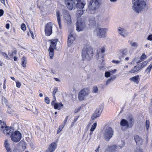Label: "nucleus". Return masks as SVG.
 Wrapping results in <instances>:
<instances>
[{"mask_svg": "<svg viewBox=\"0 0 152 152\" xmlns=\"http://www.w3.org/2000/svg\"><path fill=\"white\" fill-rule=\"evenodd\" d=\"M132 8L136 13H139L147 8L146 2L144 0H133Z\"/></svg>", "mask_w": 152, "mask_h": 152, "instance_id": "f257e3e1", "label": "nucleus"}, {"mask_svg": "<svg viewBox=\"0 0 152 152\" xmlns=\"http://www.w3.org/2000/svg\"><path fill=\"white\" fill-rule=\"evenodd\" d=\"M93 52L92 48L89 45L85 46L82 52V59L84 61H90L93 56Z\"/></svg>", "mask_w": 152, "mask_h": 152, "instance_id": "f03ea898", "label": "nucleus"}, {"mask_svg": "<svg viewBox=\"0 0 152 152\" xmlns=\"http://www.w3.org/2000/svg\"><path fill=\"white\" fill-rule=\"evenodd\" d=\"M99 6V0H90L88 3V7L89 12L91 14L94 13L96 9Z\"/></svg>", "mask_w": 152, "mask_h": 152, "instance_id": "7ed1b4c3", "label": "nucleus"}, {"mask_svg": "<svg viewBox=\"0 0 152 152\" xmlns=\"http://www.w3.org/2000/svg\"><path fill=\"white\" fill-rule=\"evenodd\" d=\"M133 120L132 117H130L129 124L126 120L124 119H122L120 122V126L122 129L125 130L129 127H132L133 125Z\"/></svg>", "mask_w": 152, "mask_h": 152, "instance_id": "20e7f679", "label": "nucleus"}, {"mask_svg": "<svg viewBox=\"0 0 152 152\" xmlns=\"http://www.w3.org/2000/svg\"><path fill=\"white\" fill-rule=\"evenodd\" d=\"M76 26V30L77 31H82L86 26L85 19L82 18H77Z\"/></svg>", "mask_w": 152, "mask_h": 152, "instance_id": "39448f33", "label": "nucleus"}, {"mask_svg": "<svg viewBox=\"0 0 152 152\" xmlns=\"http://www.w3.org/2000/svg\"><path fill=\"white\" fill-rule=\"evenodd\" d=\"M114 131L111 127L106 128L103 132V135L105 140L108 141L113 135Z\"/></svg>", "mask_w": 152, "mask_h": 152, "instance_id": "423d86ee", "label": "nucleus"}, {"mask_svg": "<svg viewBox=\"0 0 152 152\" xmlns=\"http://www.w3.org/2000/svg\"><path fill=\"white\" fill-rule=\"evenodd\" d=\"M107 30L106 28H97L95 30L94 32L97 36L99 38H104L106 37V33Z\"/></svg>", "mask_w": 152, "mask_h": 152, "instance_id": "0eeeda50", "label": "nucleus"}, {"mask_svg": "<svg viewBox=\"0 0 152 152\" xmlns=\"http://www.w3.org/2000/svg\"><path fill=\"white\" fill-rule=\"evenodd\" d=\"M89 94V90L86 88H84L79 93L78 98L80 101H83L86 99Z\"/></svg>", "mask_w": 152, "mask_h": 152, "instance_id": "6e6552de", "label": "nucleus"}, {"mask_svg": "<svg viewBox=\"0 0 152 152\" xmlns=\"http://www.w3.org/2000/svg\"><path fill=\"white\" fill-rule=\"evenodd\" d=\"M57 39H52L51 42V45L48 49L49 55L50 59H52L54 56V49L55 48L58 41Z\"/></svg>", "mask_w": 152, "mask_h": 152, "instance_id": "1a4fd4ad", "label": "nucleus"}, {"mask_svg": "<svg viewBox=\"0 0 152 152\" xmlns=\"http://www.w3.org/2000/svg\"><path fill=\"white\" fill-rule=\"evenodd\" d=\"M10 137L12 141L17 142L20 140L21 134L19 131H16L11 134Z\"/></svg>", "mask_w": 152, "mask_h": 152, "instance_id": "9d476101", "label": "nucleus"}, {"mask_svg": "<svg viewBox=\"0 0 152 152\" xmlns=\"http://www.w3.org/2000/svg\"><path fill=\"white\" fill-rule=\"evenodd\" d=\"M62 15L64 21L68 24H70L72 23L71 18L69 12L66 10L63 11Z\"/></svg>", "mask_w": 152, "mask_h": 152, "instance_id": "9b49d317", "label": "nucleus"}, {"mask_svg": "<svg viewBox=\"0 0 152 152\" xmlns=\"http://www.w3.org/2000/svg\"><path fill=\"white\" fill-rule=\"evenodd\" d=\"M53 24L51 22L47 23L45 26V35L49 36L52 34Z\"/></svg>", "mask_w": 152, "mask_h": 152, "instance_id": "f8f14e48", "label": "nucleus"}, {"mask_svg": "<svg viewBox=\"0 0 152 152\" xmlns=\"http://www.w3.org/2000/svg\"><path fill=\"white\" fill-rule=\"evenodd\" d=\"M76 0H65V4L69 10H72L75 7Z\"/></svg>", "mask_w": 152, "mask_h": 152, "instance_id": "ddd939ff", "label": "nucleus"}, {"mask_svg": "<svg viewBox=\"0 0 152 152\" xmlns=\"http://www.w3.org/2000/svg\"><path fill=\"white\" fill-rule=\"evenodd\" d=\"M75 7L77 9L83 10L86 4L85 0H76Z\"/></svg>", "mask_w": 152, "mask_h": 152, "instance_id": "4468645a", "label": "nucleus"}, {"mask_svg": "<svg viewBox=\"0 0 152 152\" xmlns=\"http://www.w3.org/2000/svg\"><path fill=\"white\" fill-rule=\"evenodd\" d=\"M118 33L124 37H126L128 35V33L126 30L124 28L121 27H118L117 28Z\"/></svg>", "mask_w": 152, "mask_h": 152, "instance_id": "2eb2a0df", "label": "nucleus"}, {"mask_svg": "<svg viewBox=\"0 0 152 152\" xmlns=\"http://www.w3.org/2000/svg\"><path fill=\"white\" fill-rule=\"evenodd\" d=\"M102 109L100 108L97 109L94 113L92 115L91 117L92 119L94 120L99 117L102 112Z\"/></svg>", "mask_w": 152, "mask_h": 152, "instance_id": "dca6fc26", "label": "nucleus"}, {"mask_svg": "<svg viewBox=\"0 0 152 152\" xmlns=\"http://www.w3.org/2000/svg\"><path fill=\"white\" fill-rule=\"evenodd\" d=\"M1 128L4 133L6 135L9 134L10 133L13 132L12 128L9 127L2 126Z\"/></svg>", "mask_w": 152, "mask_h": 152, "instance_id": "f3484780", "label": "nucleus"}, {"mask_svg": "<svg viewBox=\"0 0 152 152\" xmlns=\"http://www.w3.org/2000/svg\"><path fill=\"white\" fill-rule=\"evenodd\" d=\"M75 39V35L73 34L72 33L70 34L68 37L67 42V44L69 46H70Z\"/></svg>", "mask_w": 152, "mask_h": 152, "instance_id": "a211bd4d", "label": "nucleus"}, {"mask_svg": "<svg viewBox=\"0 0 152 152\" xmlns=\"http://www.w3.org/2000/svg\"><path fill=\"white\" fill-rule=\"evenodd\" d=\"M57 145L55 142H53L50 145L48 148L45 151V152H53L56 149Z\"/></svg>", "mask_w": 152, "mask_h": 152, "instance_id": "6ab92c4d", "label": "nucleus"}, {"mask_svg": "<svg viewBox=\"0 0 152 152\" xmlns=\"http://www.w3.org/2000/svg\"><path fill=\"white\" fill-rule=\"evenodd\" d=\"M128 50L127 48H124L122 49H120L117 52V55L119 56H120L121 55L123 56H126L127 55Z\"/></svg>", "mask_w": 152, "mask_h": 152, "instance_id": "aec40b11", "label": "nucleus"}, {"mask_svg": "<svg viewBox=\"0 0 152 152\" xmlns=\"http://www.w3.org/2000/svg\"><path fill=\"white\" fill-rule=\"evenodd\" d=\"M134 139L136 142V144L138 145H140L143 142V140L142 138L137 135L134 136Z\"/></svg>", "mask_w": 152, "mask_h": 152, "instance_id": "412c9836", "label": "nucleus"}, {"mask_svg": "<svg viewBox=\"0 0 152 152\" xmlns=\"http://www.w3.org/2000/svg\"><path fill=\"white\" fill-rule=\"evenodd\" d=\"M140 67L139 65H137L134 67H133L132 68L129 72L128 73L129 74H132L134 73H135L139 70H140Z\"/></svg>", "mask_w": 152, "mask_h": 152, "instance_id": "4be33fe9", "label": "nucleus"}, {"mask_svg": "<svg viewBox=\"0 0 152 152\" xmlns=\"http://www.w3.org/2000/svg\"><path fill=\"white\" fill-rule=\"evenodd\" d=\"M89 26L91 27H93L96 24L95 18L94 17H91L89 19Z\"/></svg>", "mask_w": 152, "mask_h": 152, "instance_id": "5701e85b", "label": "nucleus"}, {"mask_svg": "<svg viewBox=\"0 0 152 152\" xmlns=\"http://www.w3.org/2000/svg\"><path fill=\"white\" fill-rule=\"evenodd\" d=\"M129 80L133 82L136 84H138L139 82L140 77L139 76L137 75L130 78Z\"/></svg>", "mask_w": 152, "mask_h": 152, "instance_id": "b1692460", "label": "nucleus"}, {"mask_svg": "<svg viewBox=\"0 0 152 152\" xmlns=\"http://www.w3.org/2000/svg\"><path fill=\"white\" fill-rule=\"evenodd\" d=\"M56 13L58 23L59 25V28H61V18L59 11L58 10L57 11Z\"/></svg>", "mask_w": 152, "mask_h": 152, "instance_id": "393cba45", "label": "nucleus"}, {"mask_svg": "<svg viewBox=\"0 0 152 152\" xmlns=\"http://www.w3.org/2000/svg\"><path fill=\"white\" fill-rule=\"evenodd\" d=\"M117 149V146L116 145H113L110 146L109 151H107L105 152H116Z\"/></svg>", "mask_w": 152, "mask_h": 152, "instance_id": "a878e982", "label": "nucleus"}, {"mask_svg": "<svg viewBox=\"0 0 152 152\" xmlns=\"http://www.w3.org/2000/svg\"><path fill=\"white\" fill-rule=\"evenodd\" d=\"M63 106V105L61 103H55L54 104V108L55 109H57L58 110H60L61 107Z\"/></svg>", "mask_w": 152, "mask_h": 152, "instance_id": "bb28decb", "label": "nucleus"}, {"mask_svg": "<svg viewBox=\"0 0 152 152\" xmlns=\"http://www.w3.org/2000/svg\"><path fill=\"white\" fill-rule=\"evenodd\" d=\"M4 145L7 151L8 152L10 150V145L8 142V141L7 140H5Z\"/></svg>", "mask_w": 152, "mask_h": 152, "instance_id": "cd10ccee", "label": "nucleus"}, {"mask_svg": "<svg viewBox=\"0 0 152 152\" xmlns=\"http://www.w3.org/2000/svg\"><path fill=\"white\" fill-rule=\"evenodd\" d=\"M128 42L130 45L133 47L137 48L138 45V44L137 42H134L132 40H129L128 41Z\"/></svg>", "mask_w": 152, "mask_h": 152, "instance_id": "c85d7f7f", "label": "nucleus"}, {"mask_svg": "<svg viewBox=\"0 0 152 152\" xmlns=\"http://www.w3.org/2000/svg\"><path fill=\"white\" fill-rule=\"evenodd\" d=\"M22 65L25 68L26 67V59L24 56H23L21 58Z\"/></svg>", "mask_w": 152, "mask_h": 152, "instance_id": "c756f323", "label": "nucleus"}, {"mask_svg": "<svg viewBox=\"0 0 152 152\" xmlns=\"http://www.w3.org/2000/svg\"><path fill=\"white\" fill-rule=\"evenodd\" d=\"M83 14V10L82 9H80L77 11L76 13V16L78 18L80 17L81 15Z\"/></svg>", "mask_w": 152, "mask_h": 152, "instance_id": "7c9ffc66", "label": "nucleus"}, {"mask_svg": "<svg viewBox=\"0 0 152 152\" xmlns=\"http://www.w3.org/2000/svg\"><path fill=\"white\" fill-rule=\"evenodd\" d=\"M152 68V63L147 67L145 70V72L147 73H150Z\"/></svg>", "mask_w": 152, "mask_h": 152, "instance_id": "2f4dec72", "label": "nucleus"}, {"mask_svg": "<svg viewBox=\"0 0 152 152\" xmlns=\"http://www.w3.org/2000/svg\"><path fill=\"white\" fill-rule=\"evenodd\" d=\"M101 51L100 52H99V54L100 53H104L105 51V49L104 47H102L101 48ZM104 55L102 54L101 56L102 58H103L104 56Z\"/></svg>", "mask_w": 152, "mask_h": 152, "instance_id": "473e14b6", "label": "nucleus"}, {"mask_svg": "<svg viewBox=\"0 0 152 152\" xmlns=\"http://www.w3.org/2000/svg\"><path fill=\"white\" fill-rule=\"evenodd\" d=\"M98 88L97 86H93L92 90V92L93 93H97L98 92Z\"/></svg>", "mask_w": 152, "mask_h": 152, "instance_id": "72a5a7b5", "label": "nucleus"}, {"mask_svg": "<svg viewBox=\"0 0 152 152\" xmlns=\"http://www.w3.org/2000/svg\"><path fill=\"white\" fill-rule=\"evenodd\" d=\"M148 64V61H145L143 62L140 65V69H141L142 68H143L145 66Z\"/></svg>", "mask_w": 152, "mask_h": 152, "instance_id": "f704fd0d", "label": "nucleus"}, {"mask_svg": "<svg viewBox=\"0 0 152 152\" xmlns=\"http://www.w3.org/2000/svg\"><path fill=\"white\" fill-rule=\"evenodd\" d=\"M97 126V124L96 122L94 123L91 126V127L90 129V131H94L96 129Z\"/></svg>", "mask_w": 152, "mask_h": 152, "instance_id": "c9c22d12", "label": "nucleus"}, {"mask_svg": "<svg viewBox=\"0 0 152 152\" xmlns=\"http://www.w3.org/2000/svg\"><path fill=\"white\" fill-rule=\"evenodd\" d=\"M64 127V126L62 124L60 126H59L58 129L57 131V134H59L60 132L62 130V129H63Z\"/></svg>", "mask_w": 152, "mask_h": 152, "instance_id": "e433bc0d", "label": "nucleus"}, {"mask_svg": "<svg viewBox=\"0 0 152 152\" xmlns=\"http://www.w3.org/2000/svg\"><path fill=\"white\" fill-rule=\"evenodd\" d=\"M16 53V51L15 50H14L12 52V53L9 52L8 54L9 56H10V57H13L14 55H15Z\"/></svg>", "mask_w": 152, "mask_h": 152, "instance_id": "4c0bfd02", "label": "nucleus"}, {"mask_svg": "<svg viewBox=\"0 0 152 152\" xmlns=\"http://www.w3.org/2000/svg\"><path fill=\"white\" fill-rule=\"evenodd\" d=\"M58 90V88L56 87H55L54 88V89H53V93H52V94H53V97H55V94L56 93L57 91Z\"/></svg>", "mask_w": 152, "mask_h": 152, "instance_id": "58836bf2", "label": "nucleus"}, {"mask_svg": "<svg viewBox=\"0 0 152 152\" xmlns=\"http://www.w3.org/2000/svg\"><path fill=\"white\" fill-rule=\"evenodd\" d=\"M149 124L150 122L148 120H146V121L145 126L147 130H148L149 129Z\"/></svg>", "mask_w": 152, "mask_h": 152, "instance_id": "ea45409f", "label": "nucleus"}, {"mask_svg": "<svg viewBox=\"0 0 152 152\" xmlns=\"http://www.w3.org/2000/svg\"><path fill=\"white\" fill-rule=\"evenodd\" d=\"M16 86L18 88H20L21 85V83L18 80L15 81Z\"/></svg>", "mask_w": 152, "mask_h": 152, "instance_id": "a19ab883", "label": "nucleus"}, {"mask_svg": "<svg viewBox=\"0 0 152 152\" xmlns=\"http://www.w3.org/2000/svg\"><path fill=\"white\" fill-rule=\"evenodd\" d=\"M147 58V56L145 53H143L140 56V59L141 60H144L146 59Z\"/></svg>", "mask_w": 152, "mask_h": 152, "instance_id": "79ce46f5", "label": "nucleus"}, {"mask_svg": "<svg viewBox=\"0 0 152 152\" xmlns=\"http://www.w3.org/2000/svg\"><path fill=\"white\" fill-rule=\"evenodd\" d=\"M121 143L119 144V146L120 148H121L124 146L125 145V142L124 141H121Z\"/></svg>", "mask_w": 152, "mask_h": 152, "instance_id": "37998d69", "label": "nucleus"}, {"mask_svg": "<svg viewBox=\"0 0 152 152\" xmlns=\"http://www.w3.org/2000/svg\"><path fill=\"white\" fill-rule=\"evenodd\" d=\"M104 76L106 77H109L110 76V72L109 71L106 72L104 73Z\"/></svg>", "mask_w": 152, "mask_h": 152, "instance_id": "c03bdc74", "label": "nucleus"}, {"mask_svg": "<svg viewBox=\"0 0 152 152\" xmlns=\"http://www.w3.org/2000/svg\"><path fill=\"white\" fill-rule=\"evenodd\" d=\"M112 62L115 64H118L120 63L121 61L118 60H113Z\"/></svg>", "mask_w": 152, "mask_h": 152, "instance_id": "a18cd8bd", "label": "nucleus"}, {"mask_svg": "<svg viewBox=\"0 0 152 152\" xmlns=\"http://www.w3.org/2000/svg\"><path fill=\"white\" fill-rule=\"evenodd\" d=\"M68 118V116H67L66 117V118L65 119V120H64L62 124H61L62 125H63L64 126L65 125L67 122V121Z\"/></svg>", "mask_w": 152, "mask_h": 152, "instance_id": "49530a36", "label": "nucleus"}, {"mask_svg": "<svg viewBox=\"0 0 152 152\" xmlns=\"http://www.w3.org/2000/svg\"><path fill=\"white\" fill-rule=\"evenodd\" d=\"M2 102L3 104L4 103L5 105H7V100L5 98H2Z\"/></svg>", "mask_w": 152, "mask_h": 152, "instance_id": "de8ad7c7", "label": "nucleus"}, {"mask_svg": "<svg viewBox=\"0 0 152 152\" xmlns=\"http://www.w3.org/2000/svg\"><path fill=\"white\" fill-rule=\"evenodd\" d=\"M117 69H115L114 70H111L110 71V74H114L116 73V72H117Z\"/></svg>", "mask_w": 152, "mask_h": 152, "instance_id": "09e8293b", "label": "nucleus"}, {"mask_svg": "<svg viewBox=\"0 0 152 152\" xmlns=\"http://www.w3.org/2000/svg\"><path fill=\"white\" fill-rule=\"evenodd\" d=\"M21 29L23 31H25L26 29V25L24 23L21 24Z\"/></svg>", "mask_w": 152, "mask_h": 152, "instance_id": "8fccbe9b", "label": "nucleus"}, {"mask_svg": "<svg viewBox=\"0 0 152 152\" xmlns=\"http://www.w3.org/2000/svg\"><path fill=\"white\" fill-rule=\"evenodd\" d=\"M45 102L47 104H49L50 102V100L48 97H46L45 98Z\"/></svg>", "mask_w": 152, "mask_h": 152, "instance_id": "3c124183", "label": "nucleus"}, {"mask_svg": "<svg viewBox=\"0 0 152 152\" xmlns=\"http://www.w3.org/2000/svg\"><path fill=\"white\" fill-rule=\"evenodd\" d=\"M116 75H114L110 77L109 79L111 81H113L116 78Z\"/></svg>", "mask_w": 152, "mask_h": 152, "instance_id": "603ef678", "label": "nucleus"}, {"mask_svg": "<svg viewBox=\"0 0 152 152\" xmlns=\"http://www.w3.org/2000/svg\"><path fill=\"white\" fill-rule=\"evenodd\" d=\"M135 152H143L142 149L140 148H137Z\"/></svg>", "mask_w": 152, "mask_h": 152, "instance_id": "864d4df0", "label": "nucleus"}, {"mask_svg": "<svg viewBox=\"0 0 152 152\" xmlns=\"http://www.w3.org/2000/svg\"><path fill=\"white\" fill-rule=\"evenodd\" d=\"M147 39L149 40H152V34H151L148 36V37Z\"/></svg>", "mask_w": 152, "mask_h": 152, "instance_id": "5fc2aeb1", "label": "nucleus"}, {"mask_svg": "<svg viewBox=\"0 0 152 152\" xmlns=\"http://www.w3.org/2000/svg\"><path fill=\"white\" fill-rule=\"evenodd\" d=\"M30 34H31V36L32 38L33 39H34V35L33 32L31 31H30Z\"/></svg>", "mask_w": 152, "mask_h": 152, "instance_id": "6e6d98bb", "label": "nucleus"}, {"mask_svg": "<svg viewBox=\"0 0 152 152\" xmlns=\"http://www.w3.org/2000/svg\"><path fill=\"white\" fill-rule=\"evenodd\" d=\"M4 14V11L2 10H0V17L3 15Z\"/></svg>", "mask_w": 152, "mask_h": 152, "instance_id": "4d7b16f0", "label": "nucleus"}, {"mask_svg": "<svg viewBox=\"0 0 152 152\" xmlns=\"http://www.w3.org/2000/svg\"><path fill=\"white\" fill-rule=\"evenodd\" d=\"M1 53L2 54V55H3L4 57H6V58H8L7 55L6 53L3 52H2Z\"/></svg>", "mask_w": 152, "mask_h": 152, "instance_id": "13d9d810", "label": "nucleus"}, {"mask_svg": "<svg viewBox=\"0 0 152 152\" xmlns=\"http://www.w3.org/2000/svg\"><path fill=\"white\" fill-rule=\"evenodd\" d=\"M78 118H79V116H77L75 117V118L74 120H73L74 123H75L77 120Z\"/></svg>", "mask_w": 152, "mask_h": 152, "instance_id": "bf43d9fd", "label": "nucleus"}, {"mask_svg": "<svg viewBox=\"0 0 152 152\" xmlns=\"http://www.w3.org/2000/svg\"><path fill=\"white\" fill-rule=\"evenodd\" d=\"M1 2L4 4V5H5V2L7 1V0H0Z\"/></svg>", "mask_w": 152, "mask_h": 152, "instance_id": "052dcab7", "label": "nucleus"}, {"mask_svg": "<svg viewBox=\"0 0 152 152\" xmlns=\"http://www.w3.org/2000/svg\"><path fill=\"white\" fill-rule=\"evenodd\" d=\"M111 81L110 80V79H109L107 81L106 83V85H108L109 84L110 82Z\"/></svg>", "mask_w": 152, "mask_h": 152, "instance_id": "680f3d73", "label": "nucleus"}, {"mask_svg": "<svg viewBox=\"0 0 152 152\" xmlns=\"http://www.w3.org/2000/svg\"><path fill=\"white\" fill-rule=\"evenodd\" d=\"M6 28L7 29H9L10 28V24L9 23H7L6 25Z\"/></svg>", "mask_w": 152, "mask_h": 152, "instance_id": "e2e57ef3", "label": "nucleus"}, {"mask_svg": "<svg viewBox=\"0 0 152 152\" xmlns=\"http://www.w3.org/2000/svg\"><path fill=\"white\" fill-rule=\"evenodd\" d=\"M7 112L9 114H10L11 113V110L10 108H9V109L7 110Z\"/></svg>", "mask_w": 152, "mask_h": 152, "instance_id": "0e129e2a", "label": "nucleus"}, {"mask_svg": "<svg viewBox=\"0 0 152 152\" xmlns=\"http://www.w3.org/2000/svg\"><path fill=\"white\" fill-rule=\"evenodd\" d=\"M128 68V65H125L124 66V68L123 69V70H125V69L126 68Z\"/></svg>", "mask_w": 152, "mask_h": 152, "instance_id": "69168bd1", "label": "nucleus"}, {"mask_svg": "<svg viewBox=\"0 0 152 152\" xmlns=\"http://www.w3.org/2000/svg\"><path fill=\"white\" fill-rule=\"evenodd\" d=\"M100 148V146H99L95 150L96 152H99V148Z\"/></svg>", "mask_w": 152, "mask_h": 152, "instance_id": "338daca9", "label": "nucleus"}, {"mask_svg": "<svg viewBox=\"0 0 152 152\" xmlns=\"http://www.w3.org/2000/svg\"><path fill=\"white\" fill-rule=\"evenodd\" d=\"M93 131H90V132L89 133V135L91 137V135H92V134H93Z\"/></svg>", "mask_w": 152, "mask_h": 152, "instance_id": "774afa93", "label": "nucleus"}]
</instances>
